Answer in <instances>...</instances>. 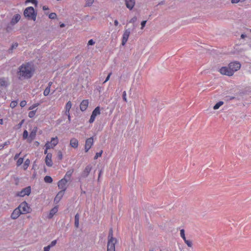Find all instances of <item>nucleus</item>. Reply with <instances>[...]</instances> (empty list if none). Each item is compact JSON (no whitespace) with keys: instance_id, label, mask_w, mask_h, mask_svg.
Wrapping results in <instances>:
<instances>
[{"instance_id":"obj_58","label":"nucleus","mask_w":251,"mask_h":251,"mask_svg":"<svg viewBox=\"0 0 251 251\" xmlns=\"http://www.w3.org/2000/svg\"><path fill=\"white\" fill-rule=\"evenodd\" d=\"M246 37V35H245L244 34H242L241 35V38L242 39L245 38Z\"/></svg>"},{"instance_id":"obj_30","label":"nucleus","mask_w":251,"mask_h":251,"mask_svg":"<svg viewBox=\"0 0 251 251\" xmlns=\"http://www.w3.org/2000/svg\"><path fill=\"white\" fill-rule=\"evenodd\" d=\"M24 161L23 158H19L18 159V160L17 161V166H20L23 163Z\"/></svg>"},{"instance_id":"obj_25","label":"nucleus","mask_w":251,"mask_h":251,"mask_svg":"<svg viewBox=\"0 0 251 251\" xmlns=\"http://www.w3.org/2000/svg\"><path fill=\"white\" fill-rule=\"evenodd\" d=\"M44 181L46 183H51L52 182L53 180L52 178L50 176H46L44 177Z\"/></svg>"},{"instance_id":"obj_28","label":"nucleus","mask_w":251,"mask_h":251,"mask_svg":"<svg viewBox=\"0 0 251 251\" xmlns=\"http://www.w3.org/2000/svg\"><path fill=\"white\" fill-rule=\"evenodd\" d=\"M180 236L181 237V238L184 240H185V239H186V238L185 236V231H184V229H182L180 230Z\"/></svg>"},{"instance_id":"obj_5","label":"nucleus","mask_w":251,"mask_h":251,"mask_svg":"<svg viewBox=\"0 0 251 251\" xmlns=\"http://www.w3.org/2000/svg\"><path fill=\"white\" fill-rule=\"evenodd\" d=\"M18 208L21 211L22 214L29 213L31 210L30 207L28 206L26 201L22 202Z\"/></svg>"},{"instance_id":"obj_24","label":"nucleus","mask_w":251,"mask_h":251,"mask_svg":"<svg viewBox=\"0 0 251 251\" xmlns=\"http://www.w3.org/2000/svg\"><path fill=\"white\" fill-rule=\"evenodd\" d=\"M57 211L58 208L56 206L52 208L50 212L49 218H51L53 217V216L57 212Z\"/></svg>"},{"instance_id":"obj_26","label":"nucleus","mask_w":251,"mask_h":251,"mask_svg":"<svg viewBox=\"0 0 251 251\" xmlns=\"http://www.w3.org/2000/svg\"><path fill=\"white\" fill-rule=\"evenodd\" d=\"M224 104V102L222 101H220L218 102L213 107V109L214 110H217L219 108V107L222 106Z\"/></svg>"},{"instance_id":"obj_6","label":"nucleus","mask_w":251,"mask_h":251,"mask_svg":"<svg viewBox=\"0 0 251 251\" xmlns=\"http://www.w3.org/2000/svg\"><path fill=\"white\" fill-rule=\"evenodd\" d=\"M58 140L57 137H53L51 138L50 142H48L46 144L45 147L47 149L53 148L58 144Z\"/></svg>"},{"instance_id":"obj_59","label":"nucleus","mask_w":251,"mask_h":251,"mask_svg":"<svg viewBox=\"0 0 251 251\" xmlns=\"http://www.w3.org/2000/svg\"><path fill=\"white\" fill-rule=\"evenodd\" d=\"M68 123H70L71 122V116H68Z\"/></svg>"},{"instance_id":"obj_44","label":"nucleus","mask_w":251,"mask_h":251,"mask_svg":"<svg viewBox=\"0 0 251 251\" xmlns=\"http://www.w3.org/2000/svg\"><path fill=\"white\" fill-rule=\"evenodd\" d=\"M20 106L22 107H24L25 106V105L26 104V102L25 100H22L20 102Z\"/></svg>"},{"instance_id":"obj_3","label":"nucleus","mask_w":251,"mask_h":251,"mask_svg":"<svg viewBox=\"0 0 251 251\" xmlns=\"http://www.w3.org/2000/svg\"><path fill=\"white\" fill-rule=\"evenodd\" d=\"M113 236V229L111 228L109 229L108 236L107 251H115V244L117 243V240Z\"/></svg>"},{"instance_id":"obj_13","label":"nucleus","mask_w":251,"mask_h":251,"mask_svg":"<svg viewBox=\"0 0 251 251\" xmlns=\"http://www.w3.org/2000/svg\"><path fill=\"white\" fill-rule=\"evenodd\" d=\"M22 214L21 211L17 207L14 210L11 215V218L14 220L17 219Z\"/></svg>"},{"instance_id":"obj_9","label":"nucleus","mask_w":251,"mask_h":251,"mask_svg":"<svg viewBox=\"0 0 251 251\" xmlns=\"http://www.w3.org/2000/svg\"><path fill=\"white\" fill-rule=\"evenodd\" d=\"M68 181L66 180V178H62L58 182V187L59 189H61V191L64 192L67 189V183Z\"/></svg>"},{"instance_id":"obj_1","label":"nucleus","mask_w":251,"mask_h":251,"mask_svg":"<svg viewBox=\"0 0 251 251\" xmlns=\"http://www.w3.org/2000/svg\"><path fill=\"white\" fill-rule=\"evenodd\" d=\"M34 71L33 66L29 63L23 64L19 68V78H30L32 76Z\"/></svg>"},{"instance_id":"obj_40","label":"nucleus","mask_w":251,"mask_h":251,"mask_svg":"<svg viewBox=\"0 0 251 251\" xmlns=\"http://www.w3.org/2000/svg\"><path fill=\"white\" fill-rule=\"evenodd\" d=\"M25 2H31L33 4H34L36 6L37 5V1L36 0H26Z\"/></svg>"},{"instance_id":"obj_62","label":"nucleus","mask_w":251,"mask_h":251,"mask_svg":"<svg viewBox=\"0 0 251 251\" xmlns=\"http://www.w3.org/2000/svg\"><path fill=\"white\" fill-rule=\"evenodd\" d=\"M0 124L2 125L3 124V120L0 119Z\"/></svg>"},{"instance_id":"obj_37","label":"nucleus","mask_w":251,"mask_h":251,"mask_svg":"<svg viewBox=\"0 0 251 251\" xmlns=\"http://www.w3.org/2000/svg\"><path fill=\"white\" fill-rule=\"evenodd\" d=\"M18 44L16 43L12 44L9 50L12 51L14 49H16L18 47Z\"/></svg>"},{"instance_id":"obj_41","label":"nucleus","mask_w":251,"mask_h":251,"mask_svg":"<svg viewBox=\"0 0 251 251\" xmlns=\"http://www.w3.org/2000/svg\"><path fill=\"white\" fill-rule=\"evenodd\" d=\"M246 0H231V3L232 4H235V3H238L239 2L241 1V2H244Z\"/></svg>"},{"instance_id":"obj_18","label":"nucleus","mask_w":251,"mask_h":251,"mask_svg":"<svg viewBox=\"0 0 251 251\" xmlns=\"http://www.w3.org/2000/svg\"><path fill=\"white\" fill-rule=\"evenodd\" d=\"M9 84L8 78L5 77L0 78V85L2 87H7Z\"/></svg>"},{"instance_id":"obj_23","label":"nucleus","mask_w":251,"mask_h":251,"mask_svg":"<svg viewBox=\"0 0 251 251\" xmlns=\"http://www.w3.org/2000/svg\"><path fill=\"white\" fill-rule=\"evenodd\" d=\"M79 215L78 213L75 214V226L76 228H78L79 226Z\"/></svg>"},{"instance_id":"obj_39","label":"nucleus","mask_w":251,"mask_h":251,"mask_svg":"<svg viewBox=\"0 0 251 251\" xmlns=\"http://www.w3.org/2000/svg\"><path fill=\"white\" fill-rule=\"evenodd\" d=\"M56 240H53L52 241H51L50 244L48 246H50V247L51 248V247L54 246L56 244Z\"/></svg>"},{"instance_id":"obj_34","label":"nucleus","mask_w":251,"mask_h":251,"mask_svg":"<svg viewBox=\"0 0 251 251\" xmlns=\"http://www.w3.org/2000/svg\"><path fill=\"white\" fill-rule=\"evenodd\" d=\"M94 0H87L86 6H90L94 2Z\"/></svg>"},{"instance_id":"obj_31","label":"nucleus","mask_w":251,"mask_h":251,"mask_svg":"<svg viewBox=\"0 0 251 251\" xmlns=\"http://www.w3.org/2000/svg\"><path fill=\"white\" fill-rule=\"evenodd\" d=\"M57 158L59 160H61L63 158L62 153L60 151L57 152Z\"/></svg>"},{"instance_id":"obj_21","label":"nucleus","mask_w":251,"mask_h":251,"mask_svg":"<svg viewBox=\"0 0 251 251\" xmlns=\"http://www.w3.org/2000/svg\"><path fill=\"white\" fill-rule=\"evenodd\" d=\"M73 172H74V169H70V170H68L66 172V174H65V176H64L63 178H66V180H67V181H69L70 179L71 176H72V174L73 173Z\"/></svg>"},{"instance_id":"obj_45","label":"nucleus","mask_w":251,"mask_h":251,"mask_svg":"<svg viewBox=\"0 0 251 251\" xmlns=\"http://www.w3.org/2000/svg\"><path fill=\"white\" fill-rule=\"evenodd\" d=\"M146 23H147V21H143L141 22V29H143L145 27V26L146 24Z\"/></svg>"},{"instance_id":"obj_46","label":"nucleus","mask_w":251,"mask_h":251,"mask_svg":"<svg viewBox=\"0 0 251 251\" xmlns=\"http://www.w3.org/2000/svg\"><path fill=\"white\" fill-rule=\"evenodd\" d=\"M24 122V120H23L21 122L17 125V128H20Z\"/></svg>"},{"instance_id":"obj_47","label":"nucleus","mask_w":251,"mask_h":251,"mask_svg":"<svg viewBox=\"0 0 251 251\" xmlns=\"http://www.w3.org/2000/svg\"><path fill=\"white\" fill-rule=\"evenodd\" d=\"M123 99L125 101H127L126 98V92L124 91L123 93Z\"/></svg>"},{"instance_id":"obj_33","label":"nucleus","mask_w":251,"mask_h":251,"mask_svg":"<svg viewBox=\"0 0 251 251\" xmlns=\"http://www.w3.org/2000/svg\"><path fill=\"white\" fill-rule=\"evenodd\" d=\"M35 113H36V110H32V111H30L28 113V117L30 118H33L35 116Z\"/></svg>"},{"instance_id":"obj_52","label":"nucleus","mask_w":251,"mask_h":251,"mask_svg":"<svg viewBox=\"0 0 251 251\" xmlns=\"http://www.w3.org/2000/svg\"><path fill=\"white\" fill-rule=\"evenodd\" d=\"M10 144V141H6L5 142H4V143L2 145V146H4V147L8 145H9Z\"/></svg>"},{"instance_id":"obj_42","label":"nucleus","mask_w":251,"mask_h":251,"mask_svg":"<svg viewBox=\"0 0 251 251\" xmlns=\"http://www.w3.org/2000/svg\"><path fill=\"white\" fill-rule=\"evenodd\" d=\"M137 21V18L136 16L133 17L129 21V23H134Z\"/></svg>"},{"instance_id":"obj_14","label":"nucleus","mask_w":251,"mask_h":251,"mask_svg":"<svg viewBox=\"0 0 251 251\" xmlns=\"http://www.w3.org/2000/svg\"><path fill=\"white\" fill-rule=\"evenodd\" d=\"M52 154L50 153H47L45 158V163L48 167L52 166V162L51 160Z\"/></svg>"},{"instance_id":"obj_12","label":"nucleus","mask_w":251,"mask_h":251,"mask_svg":"<svg viewBox=\"0 0 251 251\" xmlns=\"http://www.w3.org/2000/svg\"><path fill=\"white\" fill-rule=\"evenodd\" d=\"M31 193V188L30 186L24 188L19 193L18 196L20 197H24L25 195L28 196Z\"/></svg>"},{"instance_id":"obj_57","label":"nucleus","mask_w":251,"mask_h":251,"mask_svg":"<svg viewBox=\"0 0 251 251\" xmlns=\"http://www.w3.org/2000/svg\"><path fill=\"white\" fill-rule=\"evenodd\" d=\"M52 82H50L49 83H48V87L50 88V87L52 85Z\"/></svg>"},{"instance_id":"obj_27","label":"nucleus","mask_w":251,"mask_h":251,"mask_svg":"<svg viewBox=\"0 0 251 251\" xmlns=\"http://www.w3.org/2000/svg\"><path fill=\"white\" fill-rule=\"evenodd\" d=\"M72 107V102L71 101H69L67 102L65 105V110H70V109Z\"/></svg>"},{"instance_id":"obj_38","label":"nucleus","mask_w":251,"mask_h":251,"mask_svg":"<svg viewBox=\"0 0 251 251\" xmlns=\"http://www.w3.org/2000/svg\"><path fill=\"white\" fill-rule=\"evenodd\" d=\"M28 132L26 130H25L23 132V138L24 139H25L27 138L28 137Z\"/></svg>"},{"instance_id":"obj_17","label":"nucleus","mask_w":251,"mask_h":251,"mask_svg":"<svg viewBox=\"0 0 251 251\" xmlns=\"http://www.w3.org/2000/svg\"><path fill=\"white\" fill-rule=\"evenodd\" d=\"M21 15L19 14L15 15L11 20L10 24L14 25L16 24L20 20Z\"/></svg>"},{"instance_id":"obj_49","label":"nucleus","mask_w":251,"mask_h":251,"mask_svg":"<svg viewBox=\"0 0 251 251\" xmlns=\"http://www.w3.org/2000/svg\"><path fill=\"white\" fill-rule=\"evenodd\" d=\"M29 163H30V161L28 159H26L25 162V164L24 165L25 166H26V168H27V167L29 165Z\"/></svg>"},{"instance_id":"obj_56","label":"nucleus","mask_w":251,"mask_h":251,"mask_svg":"<svg viewBox=\"0 0 251 251\" xmlns=\"http://www.w3.org/2000/svg\"><path fill=\"white\" fill-rule=\"evenodd\" d=\"M118 24H119L118 21L117 20H115L114 21V25L115 26H117L118 25Z\"/></svg>"},{"instance_id":"obj_32","label":"nucleus","mask_w":251,"mask_h":251,"mask_svg":"<svg viewBox=\"0 0 251 251\" xmlns=\"http://www.w3.org/2000/svg\"><path fill=\"white\" fill-rule=\"evenodd\" d=\"M50 92V88L47 87L44 91V93H43L44 95L45 96H48Z\"/></svg>"},{"instance_id":"obj_16","label":"nucleus","mask_w":251,"mask_h":251,"mask_svg":"<svg viewBox=\"0 0 251 251\" xmlns=\"http://www.w3.org/2000/svg\"><path fill=\"white\" fill-rule=\"evenodd\" d=\"M88 100H83L80 104V109L82 111H84L86 110L88 105Z\"/></svg>"},{"instance_id":"obj_29","label":"nucleus","mask_w":251,"mask_h":251,"mask_svg":"<svg viewBox=\"0 0 251 251\" xmlns=\"http://www.w3.org/2000/svg\"><path fill=\"white\" fill-rule=\"evenodd\" d=\"M49 17L50 19H55L57 18V15L55 13H51L49 14Z\"/></svg>"},{"instance_id":"obj_61","label":"nucleus","mask_w":251,"mask_h":251,"mask_svg":"<svg viewBox=\"0 0 251 251\" xmlns=\"http://www.w3.org/2000/svg\"><path fill=\"white\" fill-rule=\"evenodd\" d=\"M164 3V1H160L159 3H158V5H162V4H163Z\"/></svg>"},{"instance_id":"obj_36","label":"nucleus","mask_w":251,"mask_h":251,"mask_svg":"<svg viewBox=\"0 0 251 251\" xmlns=\"http://www.w3.org/2000/svg\"><path fill=\"white\" fill-rule=\"evenodd\" d=\"M102 153V151H101L100 152H97L94 157V159H97L98 157H100Z\"/></svg>"},{"instance_id":"obj_11","label":"nucleus","mask_w":251,"mask_h":251,"mask_svg":"<svg viewBox=\"0 0 251 251\" xmlns=\"http://www.w3.org/2000/svg\"><path fill=\"white\" fill-rule=\"evenodd\" d=\"M130 31L129 29H127L125 31V32L123 34V38H122V45L123 46H124L126 44V42L128 40V38L129 37V36L130 35Z\"/></svg>"},{"instance_id":"obj_53","label":"nucleus","mask_w":251,"mask_h":251,"mask_svg":"<svg viewBox=\"0 0 251 251\" xmlns=\"http://www.w3.org/2000/svg\"><path fill=\"white\" fill-rule=\"evenodd\" d=\"M65 115L67 116H70V110H65Z\"/></svg>"},{"instance_id":"obj_48","label":"nucleus","mask_w":251,"mask_h":251,"mask_svg":"<svg viewBox=\"0 0 251 251\" xmlns=\"http://www.w3.org/2000/svg\"><path fill=\"white\" fill-rule=\"evenodd\" d=\"M17 102L16 101H12L10 103V106L11 107H14L17 105Z\"/></svg>"},{"instance_id":"obj_55","label":"nucleus","mask_w":251,"mask_h":251,"mask_svg":"<svg viewBox=\"0 0 251 251\" xmlns=\"http://www.w3.org/2000/svg\"><path fill=\"white\" fill-rule=\"evenodd\" d=\"M49 9V8L48 6H43V10H48Z\"/></svg>"},{"instance_id":"obj_63","label":"nucleus","mask_w":251,"mask_h":251,"mask_svg":"<svg viewBox=\"0 0 251 251\" xmlns=\"http://www.w3.org/2000/svg\"><path fill=\"white\" fill-rule=\"evenodd\" d=\"M4 148V146H2V145H0V150Z\"/></svg>"},{"instance_id":"obj_64","label":"nucleus","mask_w":251,"mask_h":251,"mask_svg":"<svg viewBox=\"0 0 251 251\" xmlns=\"http://www.w3.org/2000/svg\"><path fill=\"white\" fill-rule=\"evenodd\" d=\"M65 26V24H62L60 25V27H63Z\"/></svg>"},{"instance_id":"obj_8","label":"nucleus","mask_w":251,"mask_h":251,"mask_svg":"<svg viewBox=\"0 0 251 251\" xmlns=\"http://www.w3.org/2000/svg\"><path fill=\"white\" fill-rule=\"evenodd\" d=\"M92 166L91 164H89L86 166L85 169L83 170L82 173H81L80 177L81 178H86L88 177L90 173V172L92 170Z\"/></svg>"},{"instance_id":"obj_19","label":"nucleus","mask_w":251,"mask_h":251,"mask_svg":"<svg viewBox=\"0 0 251 251\" xmlns=\"http://www.w3.org/2000/svg\"><path fill=\"white\" fill-rule=\"evenodd\" d=\"M78 141L76 138H72L70 140V145L72 148L76 149L78 147Z\"/></svg>"},{"instance_id":"obj_51","label":"nucleus","mask_w":251,"mask_h":251,"mask_svg":"<svg viewBox=\"0 0 251 251\" xmlns=\"http://www.w3.org/2000/svg\"><path fill=\"white\" fill-rule=\"evenodd\" d=\"M50 246H47L44 248V251H50Z\"/></svg>"},{"instance_id":"obj_54","label":"nucleus","mask_w":251,"mask_h":251,"mask_svg":"<svg viewBox=\"0 0 251 251\" xmlns=\"http://www.w3.org/2000/svg\"><path fill=\"white\" fill-rule=\"evenodd\" d=\"M20 153H17L15 154V156H14V159L16 160L18 158H19V155H20Z\"/></svg>"},{"instance_id":"obj_2","label":"nucleus","mask_w":251,"mask_h":251,"mask_svg":"<svg viewBox=\"0 0 251 251\" xmlns=\"http://www.w3.org/2000/svg\"><path fill=\"white\" fill-rule=\"evenodd\" d=\"M241 67V64L238 62H231L228 67H222L220 69V72L222 75L231 76L234 73L238 71Z\"/></svg>"},{"instance_id":"obj_43","label":"nucleus","mask_w":251,"mask_h":251,"mask_svg":"<svg viewBox=\"0 0 251 251\" xmlns=\"http://www.w3.org/2000/svg\"><path fill=\"white\" fill-rule=\"evenodd\" d=\"M95 42L94 41V40L93 39H90V40H89L88 42V46H92V45H94L95 44Z\"/></svg>"},{"instance_id":"obj_22","label":"nucleus","mask_w":251,"mask_h":251,"mask_svg":"<svg viewBox=\"0 0 251 251\" xmlns=\"http://www.w3.org/2000/svg\"><path fill=\"white\" fill-rule=\"evenodd\" d=\"M64 193V192L61 191H59L54 198V201H59L60 200L62 199V197L63 196Z\"/></svg>"},{"instance_id":"obj_35","label":"nucleus","mask_w":251,"mask_h":251,"mask_svg":"<svg viewBox=\"0 0 251 251\" xmlns=\"http://www.w3.org/2000/svg\"><path fill=\"white\" fill-rule=\"evenodd\" d=\"M185 243L187 244V245L189 247H192V242L191 241H190V240H188L187 239H185V240H184Z\"/></svg>"},{"instance_id":"obj_20","label":"nucleus","mask_w":251,"mask_h":251,"mask_svg":"<svg viewBox=\"0 0 251 251\" xmlns=\"http://www.w3.org/2000/svg\"><path fill=\"white\" fill-rule=\"evenodd\" d=\"M37 127H34L33 128V130H32V131L30 132V133L29 134V137L28 138V140H30V141H31L35 138V136H36V133L37 132Z\"/></svg>"},{"instance_id":"obj_4","label":"nucleus","mask_w":251,"mask_h":251,"mask_svg":"<svg viewBox=\"0 0 251 251\" xmlns=\"http://www.w3.org/2000/svg\"><path fill=\"white\" fill-rule=\"evenodd\" d=\"M24 15L29 20H36L37 13L35 12L34 9L32 6H29L25 9L24 11Z\"/></svg>"},{"instance_id":"obj_10","label":"nucleus","mask_w":251,"mask_h":251,"mask_svg":"<svg viewBox=\"0 0 251 251\" xmlns=\"http://www.w3.org/2000/svg\"><path fill=\"white\" fill-rule=\"evenodd\" d=\"M93 145V138L90 137L86 139L85 145V151L88 152Z\"/></svg>"},{"instance_id":"obj_7","label":"nucleus","mask_w":251,"mask_h":251,"mask_svg":"<svg viewBox=\"0 0 251 251\" xmlns=\"http://www.w3.org/2000/svg\"><path fill=\"white\" fill-rule=\"evenodd\" d=\"M100 108L99 106H97L93 111L92 115L89 119V122L91 124L93 123L95 120L96 116L97 115H100Z\"/></svg>"},{"instance_id":"obj_50","label":"nucleus","mask_w":251,"mask_h":251,"mask_svg":"<svg viewBox=\"0 0 251 251\" xmlns=\"http://www.w3.org/2000/svg\"><path fill=\"white\" fill-rule=\"evenodd\" d=\"M111 74H112V73H110L106 77V79H105V81H104V82H103V83H105L106 82H107V81H108V80H109V78H110V76H111Z\"/></svg>"},{"instance_id":"obj_15","label":"nucleus","mask_w":251,"mask_h":251,"mask_svg":"<svg viewBox=\"0 0 251 251\" xmlns=\"http://www.w3.org/2000/svg\"><path fill=\"white\" fill-rule=\"evenodd\" d=\"M125 2L126 7L132 10L135 4V0H125Z\"/></svg>"},{"instance_id":"obj_60","label":"nucleus","mask_w":251,"mask_h":251,"mask_svg":"<svg viewBox=\"0 0 251 251\" xmlns=\"http://www.w3.org/2000/svg\"><path fill=\"white\" fill-rule=\"evenodd\" d=\"M102 173V171L101 170H100V172H99V177H98V180L99 179L100 177V176L101 175Z\"/></svg>"}]
</instances>
